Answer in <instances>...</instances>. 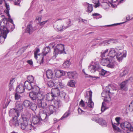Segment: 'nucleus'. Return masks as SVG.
I'll return each instance as SVG.
<instances>
[{
  "label": "nucleus",
  "instance_id": "bb28decb",
  "mask_svg": "<svg viewBox=\"0 0 133 133\" xmlns=\"http://www.w3.org/2000/svg\"><path fill=\"white\" fill-rule=\"evenodd\" d=\"M24 90L25 88L23 85L22 84H20L16 88V91L17 92L22 93L24 92Z\"/></svg>",
  "mask_w": 133,
  "mask_h": 133
},
{
  "label": "nucleus",
  "instance_id": "39448f33",
  "mask_svg": "<svg viewBox=\"0 0 133 133\" xmlns=\"http://www.w3.org/2000/svg\"><path fill=\"white\" fill-rule=\"evenodd\" d=\"M120 126L123 129L127 131H133V127L132 126L131 124L129 122H125L124 123H122L121 124Z\"/></svg>",
  "mask_w": 133,
  "mask_h": 133
},
{
  "label": "nucleus",
  "instance_id": "f704fd0d",
  "mask_svg": "<svg viewBox=\"0 0 133 133\" xmlns=\"http://www.w3.org/2000/svg\"><path fill=\"white\" fill-rule=\"evenodd\" d=\"M37 94L38 98H39V99H44L45 94L43 92L40 91L37 93Z\"/></svg>",
  "mask_w": 133,
  "mask_h": 133
},
{
  "label": "nucleus",
  "instance_id": "c756f323",
  "mask_svg": "<svg viewBox=\"0 0 133 133\" xmlns=\"http://www.w3.org/2000/svg\"><path fill=\"white\" fill-rule=\"evenodd\" d=\"M54 98L51 93H49L46 95L45 100L48 101H51Z\"/></svg>",
  "mask_w": 133,
  "mask_h": 133
},
{
  "label": "nucleus",
  "instance_id": "09e8293b",
  "mask_svg": "<svg viewBox=\"0 0 133 133\" xmlns=\"http://www.w3.org/2000/svg\"><path fill=\"white\" fill-rule=\"evenodd\" d=\"M106 109V104L105 102H103L101 107V111L102 112H103L105 111Z\"/></svg>",
  "mask_w": 133,
  "mask_h": 133
},
{
  "label": "nucleus",
  "instance_id": "ea45409f",
  "mask_svg": "<svg viewBox=\"0 0 133 133\" xmlns=\"http://www.w3.org/2000/svg\"><path fill=\"white\" fill-rule=\"evenodd\" d=\"M117 65V64L116 62H111L110 61V62L109 64H108L107 66L108 67L112 68L115 67Z\"/></svg>",
  "mask_w": 133,
  "mask_h": 133
},
{
  "label": "nucleus",
  "instance_id": "3c124183",
  "mask_svg": "<svg viewBox=\"0 0 133 133\" xmlns=\"http://www.w3.org/2000/svg\"><path fill=\"white\" fill-rule=\"evenodd\" d=\"M27 47H23L18 52L21 54L24 52L25 50L26 49Z\"/></svg>",
  "mask_w": 133,
  "mask_h": 133
},
{
  "label": "nucleus",
  "instance_id": "4be33fe9",
  "mask_svg": "<svg viewBox=\"0 0 133 133\" xmlns=\"http://www.w3.org/2000/svg\"><path fill=\"white\" fill-rule=\"evenodd\" d=\"M129 80H127L122 82L120 84L121 89L122 90H127V84Z\"/></svg>",
  "mask_w": 133,
  "mask_h": 133
},
{
  "label": "nucleus",
  "instance_id": "412c9836",
  "mask_svg": "<svg viewBox=\"0 0 133 133\" xmlns=\"http://www.w3.org/2000/svg\"><path fill=\"white\" fill-rule=\"evenodd\" d=\"M9 123L11 126H18L19 125V123L18 118L14 119L9 121Z\"/></svg>",
  "mask_w": 133,
  "mask_h": 133
},
{
  "label": "nucleus",
  "instance_id": "f3484780",
  "mask_svg": "<svg viewBox=\"0 0 133 133\" xmlns=\"http://www.w3.org/2000/svg\"><path fill=\"white\" fill-rule=\"evenodd\" d=\"M116 52L113 48H111L109 52L108 55L107 56H109L111 58L115 59V56L116 54Z\"/></svg>",
  "mask_w": 133,
  "mask_h": 133
},
{
  "label": "nucleus",
  "instance_id": "c03bdc74",
  "mask_svg": "<svg viewBox=\"0 0 133 133\" xmlns=\"http://www.w3.org/2000/svg\"><path fill=\"white\" fill-rule=\"evenodd\" d=\"M108 49H107L105 50H103L102 51L101 56L102 58H103L105 57L106 54L108 52Z\"/></svg>",
  "mask_w": 133,
  "mask_h": 133
},
{
  "label": "nucleus",
  "instance_id": "ddd939ff",
  "mask_svg": "<svg viewBox=\"0 0 133 133\" xmlns=\"http://www.w3.org/2000/svg\"><path fill=\"white\" fill-rule=\"evenodd\" d=\"M23 122L21 123V127L23 130L28 124V119L27 117L24 116L22 117Z\"/></svg>",
  "mask_w": 133,
  "mask_h": 133
},
{
  "label": "nucleus",
  "instance_id": "338daca9",
  "mask_svg": "<svg viewBox=\"0 0 133 133\" xmlns=\"http://www.w3.org/2000/svg\"><path fill=\"white\" fill-rule=\"evenodd\" d=\"M42 16H37L36 17V19L39 22H40L41 20Z\"/></svg>",
  "mask_w": 133,
  "mask_h": 133
},
{
  "label": "nucleus",
  "instance_id": "4d7b16f0",
  "mask_svg": "<svg viewBox=\"0 0 133 133\" xmlns=\"http://www.w3.org/2000/svg\"><path fill=\"white\" fill-rule=\"evenodd\" d=\"M109 43H116L117 42V41L116 40L111 39L109 40L108 41Z\"/></svg>",
  "mask_w": 133,
  "mask_h": 133
},
{
  "label": "nucleus",
  "instance_id": "473e14b6",
  "mask_svg": "<svg viewBox=\"0 0 133 133\" xmlns=\"http://www.w3.org/2000/svg\"><path fill=\"white\" fill-rule=\"evenodd\" d=\"M6 1H5V6L6 8V10H5V12L7 15L8 16L10 17V15L9 14V10L10 9L9 3L6 2Z\"/></svg>",
  "mask_w": 133,
  "mask_h": 133
},
{
  "label": "nucleus",
  "instance_id": "c9c22d12",
  "mask_svg": "<svg viewBox=\"0 0 133 133\" xmlns=\"http://www.w3.org/2000/svg\"><path fill=\"white\" fill-rule=\"evenodd\" d=\"M31 102L28 100H25L23 102V106L26 108H28Z\"/></svg>",
  "mask_w": 133,
  "mask_h": 133
},
{
  "label": "nucleus",
  "instance_id": "1a4fd4ad",
  "mask_svg": "<svg viewBox=\"0 0 133 133\" xmlns=\"http://www.w3.org/2000/svg\"><path fill=\"white\" fill-rule=\"evenodd\" d=\"M126 56V52L125 51L117 53L115 56V58L118 61L120 62L122 61L124 57H125Z\"/></svg>",
  "mask_w": 133,
  "mask_h": 133
},
{
  "label": "nucleus",
  "instance_id": "f257e3e1",
  "mask_svg": "<svg viewBox=\"0 0 133 133\" xmlns=\"http://www.w3.org/2000/svg\"><path fill=\"white\" fill-rule=\"evenodd\" d=\"M63 20V22L65 23L62 24V23L57 22L54 25L55 29L57 31H62L70 27L72 25L71 20L68 18H60L57 20V21Z\"/></svg>",
  "mask_w": 133,
  "mask_h": 133
},
{
  "label": "nucleus",
  "instance_id": "dca6fc26",
  "mask_svg": "<svg viewBox=\"0 0 133 133\" xmlns=\"http://www.w3.org/2000/svg\"><path fill=\"white\" fill-rule=\"evenodd\" d=\"M51 93L55 97L59 96L60 92L58 88H53L51 89Z\"/></svg>",
  "mask_w": 133,
  "mask_h": 133
},
{
  "label": "nucleus",
  "instance_id": "774afa93",
  "mask_svg": "<svg viewBox=\"0 0 133 133\" xmlns=\"http://www.w3.org/2000/svg\"><path fill=\"white\" fill-rule=\"evenodd\" d=\"M48 21V20H46L45 21H43L41 22H39V24L40 25H44Z\"/></svg>",
  "mask_w": 133,
  "mask_h": 133
},
{
  "label": "nucleus",
  "instance_id": "5701e85b",
  "mask_svg": "<svg viewBox=\"0 0 133 133\" xmlns=\"http://www.w3.org/2000/svg\"><path fill=\"white\" fill-rule=\"evenodd\" d=\"M39 115H40V117L41 121L42 120L44 121H46L47 119V117L48 116H49V112H48V115L46 112H40Z\"/></svg>",
  "mask_w": 133,
  "mask_h": 133
},
{
  "label": "nucleus",
  "instance_id": "49530a36",
  "mask_svg": "<svg viewBox=\"0 0 133 133\" xmlns=\"http://www.w3.org/2000/svg\"><path fill=\"white\" fill-rule=\"evenodd\" d=\"M92 15L94 17V18L96 19H98L102 17L99 14L96 13L92 14Z\"/></svg>",
  "mask_w": 133,
  "mask_h": 133
},
{
  "label": "nucleus",
  "instance_id": "79ce46f5",
  "mask_svg": "<svg viewBox=\"0 0 133 133\" xmlns=\"http://www.w3.org/2000/svg\"><path fill=\"white\" fill-rule=\"evenodd\" d=\"M70 64V61H66L63 63V66L64 68H68L69 67Z\"/></svg>",
  "mask_w": 133,
  "mask_h": 133
},
{
  "label": "nucleus",
  "instance_id": "6ab92c4d",
  "mask_svg": "<svg viewBox=\"0 0 133 133\" xmlns=\"http://www.w3.org/2000/svg\"><path fill=\"white\" fill-rule=\"evenodd\" d=\"M34 84L29 82L28 81H25L24 83V87L25 89L29 90L32 89Z\"/></svg>",
  "mask_w": 133,
  "mask_h": 133
},
{
  "label": "nucleus",
  "instance_id": "a19ab883",
  "mask_svg": "<svg viewBox=\"0 0 133 133\" xmlns=\"http://www.w3.org/2000/svg\"><path fill=\"white\" fill-rule=\"evenodd\" d=\"M99 70V74L100 75H101L102 76H104L105 75L106 73L107 72V71L104 70L103 69H102L101 68L99 67V69H98Z\"/></svg>",
  "mask_w": 133,
  "mask_h": 133
},
{
  "label": "nucleus",
  "instance_id": "37998d69",
  "mask_svg": "<svg viewBox=\"0 0 133 133\" xmlns=\"http://www.w3.org/2000/svg\"><path fill=\"white\" fill-rule=\"evenodd\" d=\"M32 89L34 90V91L33 92L36 93H37L41 91L39 88L37 86L35 85V84H34V85L33 86V88Z\"/></svg>",
  "mask_w": 133,
  "mask_h": 133
},
{
  "label": "nucleus",
  "instance_id": "052dcab7",
  "mask_svg": "<svg viewBox=\"0 0 133 133\" xmlns=\"http://www.w3.org/2000/svg\"><path fill=\"white\" fill-rule=\"evenodd\" d=\"M72 72V78L74 79V78H76L77 77V73H76V72Z\"/></svg>",
  "mask_w": 133,
  "mask_h": 133
},
{
  "label": "nucleus",
  "instance_id": "a211bd4d",
  "mask_svg": "<svg viewBox=\"0 0 133 133\" xmlns=\"http://www.w3.org/2000/svg\"><path fill=\"white\" fill-rule=\"evenodd\" d=\"M40 118L37 115H34L33 116L32 121L34 124H39L41 122Z\"/></svg>",
  "mask_w": 133,
  "mask_h": 133
},
{
  "label": "nucleus",
  "instance_id": "69168bd1",
  "mask_svg": "<svg viewBox=\"0 0 133 133\" xmlns=\"http://www.w3.org/2000/svg\"><path fill=\"white\" fill-rule=\"evenodd\" d=\"M20 97V95L17 93H16L15 94V98L16 99H19Z\"/></svg>",
  "mask_w": 133,
  "mask_h": 133
},
{
  "label": "nucleus",
  "instance_id": "2f4dec72",
  "mask_svg": "<svg viewBox=\"0 0 133 133\" xmlns=\"http://www.w3.org/2000/svg\"><path fill=\"white\" fill-rule=\"evenodd\" d=\"M84 4L87 6V9L86 10L87 12L90 13L92 11L93 8L91 4H90L87 3H85Z\"/></svg>",
  "mask_w": 133,
  "mask_h": 133
},
{
  "label": "nucleus",
  "instance_id": "864d4df0",
  "mask_svg": "<svg viewBox=\"0 0 133 133\" xmlns=\"http://www.w3.org/2000/svg\"><path fill=\"white\" fill-rule=\"evenodd\" d=\"M129 109L130 111H133V100L129 105Z\"/></svg>",
  "mask_w": 133,
  "mask_h": 133
},
{
  "label": "nucleus",
  "instance_id": "e433bc0d",
  "mask_svg": "<svg viewBox=\"0 0 133 133\" xmlns=\"http://www.w3.org/2000/svg\"><path fill=\"white\" fill-rule=\"evenodd\" d=\"M28 79L31 83L34 84H35L36 83L35 80H34V77L32 75H29L27 77Z\"/></svg>",
  "mask_w": 133,
  "mask_h": 133
},
{
  "label": "nucleus",
  "instance_id": "c85d7f7f",
  "mask_svg": "<svg viewBox=\"0 0 133 133\" xmlns=\"http://www.w3.org/2000/svg\"><path fill=\"white\" fill-rule=\"evenodd\" d=\"M35 30V28L33 27L30 24H29L28 25L26 29V32L30 34Z\"/></svg>",
  "mask_w": 133,
  "mask_h": 133
},
{
  "label": "nucleus",
  "instance_id": "0eeeda50",
  "mask_svg": "<svg viewBox=\"0 0 133 133\" xmlns=\"http://www.w3.org/2000/svg\"><path fill=\"white\" fill-rule=\"evenodd\" d=\"M19 114V111H17L15 109H11L9 111V116H12L14 119L18 118Z\"/></svg>",
  "mask_w": 133,
  "mask_h": 133
},
{
  "label": "nucleus",
  "instance_id": "b1692460",
  "mask_svg": "<svg viewBox=\"0 0 133 133\" xmlns=\"http://www.w3.org/2000/svg\"><path fill=\"white\" fill-rule=\"evenodd\" d=\"M108 57L106 58H103L101 62V64L104 66H107L108 64L110 62V59Z\"/></svg>",
  "mask_w": 133,
  "mask_h": 133
},
{
  "label": "nucleus",
  "instance_id": "6e6552de",
  "mask_svg": "<svg viewBox=\"0 0 133 133\" xmlns=\"http://www.w3.org/2000/svg\"><path fill=\"white\" fill-rule=\"evenodd\" d=\"M121 118L120 117H117L115 118V120L117 122V123L114 124L113 123L112 121L111 120V124L112 125V127L114 130L119 132H121V130L119 129V128L115 125L114 124H116L117 125H118L120 124V121Z\"/></svg>",
  "mask_w": 133,
  "mask_h": 133
},
{
  "label": "nucleus",
  "instance_id": "20e7f679",
  "mask_svg": "<svg viewBox=\"0 0 133 133\" xmlns=\"http://www.w3.org/2000/svg\"><path fill=\"white\" fill-rule=\"evenodd\" d=\"M54 43H51L49 45L51 46L52 45V47L54 48V51L55 54L57 55L58 54H61L64 53L66 54V53L64 51V46L63 44H58L57 45L55 46H54Z\"/></svg>",
  "mask_w": 133,
  "mask_h": 133
},
{
  "label": "nucleus",
  "instance_id": "0e129e2a",
  "mask_svg": "<svg viewBox=\"0 0 133 133\" xmlns=\"http://www.w3.org/2000/svg\"><path fill=\"white\" fill-rule=\"evenodd\" d=\"M72 72H67V75L68 76V77L69 78H72Z\"/></svg>",
  "mask_w": 133,
  "mask_h": 133
},
{
  "label": "nucleus",
  "instance_id": "8fccbe9b",
  "mask_svg": "<svg viewBox=\"0 0 133 133\" xmlns=\"http://www.w3.org/2000/svg\"><path fill=\"white\" fill-rule=\"evenodd\" d=\"M8 25H9L8 28H7L8 32H9V30H11L12 31L15 28L14 24V25L12 24L10 25L9 24Z\"/></svg>",
  "mask_w": 133,
  "mask_h": 133
},
{
  "label": "nucleus",
  "instance_id": "4468645a",
  "mask_svg": "<svg viewBox=\"0 0 133 133\" xmlns=\"http://www.w3.org/2000/svg\"><path fill=\"white\" fill-rule=\"evenodd\" d=\"M92 92L91 91H89V101L87 104L88 107L91 108H93L94 105V103L92 101Z\"/></svg>",
  "mask_w": 133,
  "mask_h": 133
},
{
  "label": "nucleus",
  "instance_id": "9b49d317",
  "mask_svg": "<svg viewBox=\"0 0 133 133\" xmlns=\"http://www.w3.org/2000/svg\"><path fill=\"white\" fill-rule=\"evenodd\" d=\"M7 29L6 28L3 29V32L1 35L0 36V43H3L6 38L7 34L8 33V31H6Z\"/></svg>",
  "mask_w": 133,
  "mask_h": 133
},
{
  "label": "nucleus",
  "instance_id": "de8ad7c7",
  "mask_svg": "<svg viewBox=\"0 0 133 133\" xmlns=\"http://www.w3.org/2000/svg\"><path fill=\"white\" fill-rule=\"evenodd\" d=\"M55 84L57 86V87L56 88H58H58L59 87L61 88H62L63 87V85H62V83H61L60 82H56L55 83Z\"/></svg>",
  "mask_w": 133,
  "mask_h": 133
},
{
  "label": "nucleus",
  "instance_id": "393cba45",
  "mask_svg": "<svg viewBox=\"0 0 133 133\" xmlns=\"http://www.w3.org/2000/svg\"><path fill=\"white\" fill-rule=\"evenodd\" d=\"M46 75L47 78L49 79H53L54 76L53 71L49 69L46 71Z\"/></svg>",
  "mask_w": 133,
  "mask_h": 133
},
{
  "label": "nucleus",
  "instance_id": "680f3d73",
  "mask_svg": "<svg viewBox=\"0 0 133 133\" xmlns=\"http://www.w3.org/2000/svg\"><path fill=\"white\" fill-rule=\"evenodd\" d=\"M79 105L81 107H84L85 104L83 101L82 99L80 102Z\"/></svg>",
  "mask_w": 133,
  "mask_h": 133
},
{
  "label": "nucleus",
  "instance_id": "a878e982",
  "mask_svg": "<svg viewBox=\"0 0 133 133\" xmlns=\"http://www.w3.org/2000/svg\"><path fill=\"white\" fill-rule=\"evenodd\" d=\"M60 97L63 98L66 101H68L69 100V97L66 93L63 91L60 92L59 96Z\"/></svg>",
  "mask_w": 133,
  "mask_h": 133
},
{
  "label": "nucleus",
  "instance_id": "2eb2a0df",
  "mask_svg": "<svg viewBox=\"0 0 133 133\" xmlns=\"http://www.w3.org/2000/svg\"><path fill=\"white\" fill-rule=\"evenodd\" d=\"M99 68V65L96 64L90 65L88 67L89 70L92 72H95L96 70H98Z\"/></svg>",
  "mask_w": 133,
  "mask_h": 133
},
{
  "label": "nucleus",
  "instance_id": "f03ea898",
  "mask_svg": "<svg viewBox=\"0 0 133 133\" xmlns=\"http://www.w3.org/2000/svg\"><path fill=\"white\" fill-rule=\"evenodd\" d=\"M112 85H109L106 87L105 89L104 90L101 94V96L104 98V100L109 102L111 101V98L110 94H112L114 92L110 91V89L112 87Z\"/></svg>",
  "mask_w": 133,
  "mask_h": 133
},
{
  "label": "nucleus",
  "instance_id": "4c0bfd02",
  "mask_svg": "<svg viewBox=\"0 0 133 133\" xmlns=\"http://www.w3.org/2000/svg\"><path fill=\"white\" fill-rule=\"evenodd\" d=\"M37 108V105L34 103L31 102L28 108L30 109L33 111H34L36 110Z\"/></svg>",
  "mask_w": 133,
  "mask_h": 133
},
{
  "label": "nucleus",
  "instance_id": "a18cd8bd",
  "mask_svg": "<svg viewBox=\"0 0 133 133\" xmlns=\"http://www.w3.org/2000/svg\"><path fill=\"white\" fill-rule=\"evenodd\" d=\"M68 85L71 87H74L75 86V82L74 81L70 80L68 82Z\"/></svg>",
  "mask_w": 133,
  "mask_h": 133
},
{
  "label": "nucleus",
  "instance_id": "9d476101",
  "mask_svg": "<svg viewBox=\"0 0 133 133\" xmlns=\"http://www.w3.org/2000/svg\"><path fill=\"white\" fill-rule=\"evenodd\" d=\"M92 120L96 122L102 126L105 127L107 126L106 122L102 118L97 119L95 117H93L92 118Z\"/></svg>",
  "mask_w": 133,
  "mask_h": 133
},
{
  "label": "nucleus",
  "instance_id": "7ed1b4c3",
  "mask_svg": "<svg viewBox=\"0 0 133 133\" xmlns=\"http://www.w3.org/2000/svg\"><path fill=\"white\" fill-rule=\"evenodd\" d=\"M54 105H49V109L50 112H49V115L52 114L54 112L56 111L57 108H58L62 106V102L59 100H55L54 102Z\"/></svg>",
  "mask_w": 133,
  "mask_h": 133
},
{
  "label": "nucleus",
  "instance_id": "aec40b11",
  "mask_svg": "<svg viewBox=\"0 0 133 133\" xmlns=\"http://www.w3.org/2000/svg\"><path fill=\"white\" fill-rule=\"evenodd\" d=\"M29 95L31 100L34 101V102H36V101H37L38 99H39V98H38L37 93H36L33 92H31L30 93Z\"/></svg>",
  "mask_w": 133,
  "mask_h": 133
},
{
  "label": "nucleus",
  "instance_id": "603ef678",
  "mask_svg": "<svg viewBox=\"0 0 133 133\" xmlns=\"http://www.w3.org/2000/svg\"><path fill=\"white\" fill-rule=\"evenodd\" d=\"M55 84L54 82L52 81H50L48 82V86L50 87H52L54 86Z\"/></svg>",
  "mask_w": 133,
  "mask_h": 133
},
{
  "label": "nucleus",
  "instance_id": "423d86ee",
  "mask_svg": "<svg viewBox=\"0 0 133 133\" xmlns=\"http://www.w3.org/2000/svg\"><path fill=\"white\" fill-rule=\"evenodd\" d=\"M37 103L38 107L39 108L43 109L47 108L48 110H49V112H50L49 109V104L47 106V103L45 102L43 99H38L37 100ZM50 105H51L50 104Z\"/></svg>",
  "mask_w": 133,
  "mask_h": 133
},
{
  "label": "nucleus",
  "instance_id": "5fc2aeb1",
  "mask_svg": "<svg viewBox=\"0 0 133 133\" xmlns=\"http://www.w3.org/2000/svg\"><path fill=\"white\" fill-rule=\"evenodd\" d=\"M69 114L70 113L69 112H66L63 115L60 119L62 120L63 119V118L67 117Z\"/></svg>",
  "mask_w": 133,
  "mask_h": 133
},
{
  "label": "nucleus",
  "instance_id": "7c9ffc66",
  "mask_svg": "<svg viewBox=\"0 0 133 133\" xmlns=\"http://www.w3.org/2000/svg\"><path fill=\"white\" fill-rule=\"evenodd\" d=\"M32 127V124H28L23 130H24L25 132V133H28L30 131Z\"/></svg>",
  "mask_w": 133,
  "mask_h": 133
},
{
  "label": "nucleus",
  "instance_id": "6e6d98bb",
  "mask_svg": "<svg viewBox=\"0 0 133 133\" xmlns=\"http://www.w3.org/2000/svg\"><path fill=\"white\" fill-rule=\"evenodd\" d=\"M39 51V49H37L34 52L35 58L37 59V54Z\"/></svg>",
  "mask_w": 133,
  "mask_h": 133
},
{
  "label": "nucleus",
  "instance_id": "e2e57ef3",
  "mask_svg": "<svg viewBox=\"0 0 133 133\" xmlns=\"http://www.w3.org/2000/svg\"><path fill=\"white\" fill-rule=\"evenodd\" d=\"M112 85L113 86L112 88H111L110 89V90H111V91H110L111 92H112V91L113 90H116V88L115 86H114L112 84H110L109 85Z\"/></svg>",
  "mask_w": 133,
  "mask_h": 133
},
{
  "label": "nucleus",
  "instance_id": "58836bf2",
  "mask_svg": "<svg viewBox=\"0 0 133 133\" xmlns=\"http://www.w3.org/2000/svg\"><path fill=\"white\" fill-rule=\"evenodd\" d=\"M50 51V49L49 46H47L45 47L43 50V55H46Z\"/></svg>",
  "mask_w": 133,
  "mask_h": 133
},
{
  "label": "nucleus",
  "instance_id": "f8f14e48",
  "mask_svg": "<svg viewBox=\"0 0 133 133\" xmlns=\"http://www.w3.org/2000/svg\"><path fill=\"white\" fill-rule=\"evenodd\" d=\"M8 23L7 20L6 18L2 19L0 21V29L3 30V29L5 28L7 29L6 31H8L7 27L5 26L7 25Z\"/></svg>",
  "mask_w": 133,
  "mask_h": 133
},
{
  "label": "nucleus",
  "instance_id": "cd10ccee",
  "mask_svg": "<svg viewBox=\"0 0 133 133\" xmlns=\"http://www.w3.org/2000/svg\"><path fill=\"white\" fill-rule=\"evenodd\" d=\"M65 73L64 71L63 70H57L55 73V75L56 77L57 78L61 77L62 76L64 75Z\"/></svg>",
  "mask_w": 133,
  "mask_h": 133
},
{
  "label": "nucleus",
  "instance_id": "13d9d810",
  "mask_svg": "<svg viewBox=\"0 0 133 133\" xmlns=\"http://www.w3.org/2000/svg\"><path fill=\"white\" fill-rule=\"evenodd\" d=\"M9 17V18L8 19V21L10 22V23H9V24L10 25H11V24L13 25H14V23H13V22L12 20L11 19V18L10 16V17L9 16H8Z\"/></svg>",
  "mask_w": 133,
  "mask_h": 133
},
{
  "label": "nucleus",
  "instance_id": "bf43d9fd",
  "mask_svg": "<svg viewBox=\"0 0 133 133\" xmlns=\"http://www.w3.org/2000/svg\"><path fill=\"white\" fill-rule=\"evenodd\" d=\"M14 78H12L11 79L9 83V85H13V84L15 81L14 80Z\"/></svg>",
  "mask_w": 133,
  "mask_h": 133
},
{
  "label": "nucleus",
  "instance_id": "72a5a7b5",
  "mask_svg": "<svg viewBox=\"0 0 133 133\" xmlns=\"http://www.w3.org/2000/svg\"><path fill=\"white\" fill-rule=\"evenodd\" d=\"M17 111L19 112L23 109L22 105L19 102H17L16 104V109Z\"/></svg>",
  "mask_w": 133,
  "mask_h": 133
}]
</instances>
